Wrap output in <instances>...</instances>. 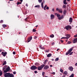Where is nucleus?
<instances>
[{
    "instance_id": "f257e3e1",
    "label": "nucleus",
    "mask_w": 77,
    "mask_h": 77,
    "mask_svg": "<svg viewBox=\"0 0 77 77\" xmlns=\"http://www.w3.org/2000/svg\"><path fill=\"white\" fill-rule=\"evenodd\" d=\"M72 50H73V48H70L68 51L66 53V55H68V54H69V53L71 52L72 51Z\"/></svg>"
},
{
    "instance_id": "f03ea898",
    "label": "nucleus",
    "mask_w": 77,
    "mask_h": 77,
    "mask_svg": "<svg viewBox=\"0 0 77 77\" xmlns=\"http://www.w3.org/2000/svg\"><path fill=\"white\" fill-rule=\"evenodd\" d=\"M5 69L6 70H4L3 72H7L10 70V68H6Z\"/></svg>"
},
{
    "instance_id": "7ed1b4c3",
    "label": "nucleus",
    "mask_w": 77,
    "mask_h": 77,
    "mask_svg": "<svg viewBox=\"0 0 77 77\" xmlns=\"http://www.w3.org/2000/svg\"><path fill=\"white\" fill-rule=\"evenodd\" d=\"M65 28L66 29H67V30H69V29H71V27L70 26H68L65 27Z\"/></svg>"
},
{
    "instance_id": "20e7f679",
    "label": "nucleus",
    "mask_w": 77,
    "mask_h": 77,
    "mask_svg": "<svg viewBox=\"0 0 77 77\" xmlns=\"http://www.w3.org/2000/svg\"><path fill=\"white\" fill-rule=\"evenodd\" d=\"M9 74L10 73H6L4 74V76L5 77H9Z\"/></svg>"
},
{
    "instance_id": "39448f33",
    "label": "nucleus",
    "mask_w": 77,
    "mask_h": 77,
    "mask_svg": "<svg viewBox=\"0 0 77 77\" xmlns=\"http://www.w3.org/2000/svg\"><path fill=\"white\" fill-rule=\"evenodd\" d=\"M55 17L54 16V15L52 14L51 15V20H53V19H54V18Z\"/></svg>"
},
{
    "instance_id": "423d86ee",
    "label": "nucleus",
    "mask_w": 77,
    "mask_h": 77,
    "mask_svg": "<svg viewBox=\"0 0 77 77\" xmlns=\"http://www.w3.org/2000/svg\"><path fill=\"white\" fill-rule=\"evenodd\" d=\"M2 54L3 56L4 57H5L6 56V55L7 54V53L6 52H2Z\"/></svg>"
},
{
    "instance_id": "0eeeda50",
    "label": "nucleus",
    "mask_w": 77,
    "mask_h": 77,
    "mask_svg": "<svg viewBox=\"0 0 77 77\" xmlns=\"http://www.w3.org/2000/svg\"><path fill=\"white\" fill-rule=\"evenodd\" d=\"M32 39V37H29L27 40V42H30L31 40Z\"/></svg>"
},
{
    "instance_id": "6e6552de",
    "label": "nucleus",
    "mask_w": 77,
    "mask_h": 77,
    "mask_svg": "<svg viewBox=\"0 0 77 77\" xmlns=\"http://www.w3.org/2000/svg\"><path fill=\"white\" fill-rule=\"evenodd\" d=\"M66 36L67 39H69L70 38L71 35L69 34H67L66 35Z\"/></svg>"
},
{
    "instance_id": "1a4fd4ad",
    "label": "nucleus",
    "mask_w": 77,
    "mask_h": 77,
    "mask_svg": "<svg viewBox=\"0 0 77 77\" xmlns=\"http://www.w3.org/2000/svg\"><path fill=\"white\" fill-rule=\"evenodd\" d=\"M77 42V38H74L73 40V43H74Z\"/></svg>"
},
{
    "instance_id": "9d476101",
    "label": "nucleus",
    "mask_w": 77,
    "mask_h": 77,
    "mask_svg": "<svg viewBox=\"0 0 77 77\" xmlns=\"http://www.w3.org/2000/svg\"><path fill=\"white\" fill-rule=\"evenodd\" d=\"M69 22L70 23H72V18L70 17L69 19Z\"/></svg>"
},
{
    "instance_id": "9b49d317",
    "label": "nucleus",
    "mask_w": 77,
    "mask_h": 77,
    "mask_svg": "<svg viewBox=\"0 0 77 77\" xmlns=\"http://www.w3.org/2000/svg\"><path fill=\"white\" fill-rule=\"evenodd\" d=\"M58 12L59 13H61L62 14V13L63 12V11H62V10L61 9H59Z\"/></svg>"
},
{
    "instance_id": "f8f14e48",
    "label": "nucleus",
    "mask_w": 77,
    "mask_h": 77,
    "mask_svg": "<svg viewBox=\"0 0 77 77\" xmlns=\"http://www.w3.org/2000/svg\"><path fill=\"white\" fill-rule=\"evenodd\" d=\"M14 76L12 74H10V73L9 77H14Z\"/></svg>"
},
{
    "instance_id": "ddd939ff",
    "label": "nucleus",
    "mask_w": 77,
    "mask_h": 77,
    "mask_svg": "<svg viewBox=\"0 0 77 77\" xmlns=\"http://www.w3.org/2000/svg\"><path fill=\"white\" fill-rule=\"evenodd\" d=\"M66 11L65 10H64L63 11V14L64 15L66 14Z\"/></svg>"
},
{
    "instance_id": "4468645a",
    "label": "nucleus",
    "mask_w": 77,
    "mask_h": 77,
    "mask_svg": "<svg viewBox=\"0 0 77 77\" xmlns=\"http://www.w3.org/2000/svg\"><path fill=\"white\" fill-rule=\"evenodd\" d=\"M66 5H63L62 7V8H63V9H66Z\"/></svg>"
},
{
    "instance_id": "2eb2a0df",
    "label": "nucleus",
    "mask_w": 77,
    "mask_h": 77,
    "mask_svg": "<svg viewBox=\"0 0 77 77\" xmlns=\"http://www.w3.org/2000/svg\"><path fill=\"white\" fill-rule=\"evenodd\" d=\"M39 48H40V49H42V50H44V48L43 47H42V46H41V45H40L39 46Z\"/></svg>"
},
{
    "instance_id": "dca6fc26",
    "label": "nucleus",
    "mask_w": 77,
    "mask_h": 77,
    "mask_svg": "<svg viewBox=\"0 0 77 77\" xmlns=\"http://www.w3.org/2000/svg\"><path fill=\"white\" fill-rule=\"evenodd\" d=\"M51 55L52 54H49L47 55V56L48 57H50L51 56Z\"/></svg>"
},
{
    "instance_id": "f3484780",
    "label": "nucleus",
    "mask_w": 77,
    "mask_h": 77,
    "mask_svg": "<svg viewBox=\"0 0 77 77\" xmlns=\"http://www.w3.org/2000/svg\"><path fill=\"white\" fill-rule=\"evenodd\" d=\"M68 69L69 70H70V71L72 72L73 71V68H69Z\"/></svg>"
},
{
    "instance_id": "a211bd4d",
    "label": "nucleus",
    "mask_w": 77,
    "mask_h": 77,
    "mask_svg": "<svg viewBox=\"0 0 77 77\" xmlns=\"http://www.w3.org/2000/svg\"><path fill=\"white\" fill-rule=\"evenodd\" d=\"M51 38H54V35L53 34H51L50 35Z\"/></svg>"
},
{
    "instance_id": "6ab92c4d",
    "label": "nucleus",
    "mask_w": 77,
    "mask_h": 77,
    "mask_svg": "<svg viewBox=\"0 0 77 77\" xmlns=\"http://www.w3.org/2000/svg\"><path fill=\"white\" fill-rule=\"evenodd\" d=\"M66 1H64L63 2V4L64 5H67L68 4V3L66 2Z\"/></svg>"
},
{
    "instance_id": "aec40b11",
    "label": "nucleus",
    "mask_w": 77,
    "mask_h": 77,
    "mask_svg": "<svg viewBox=\"0 0 77 77\" xmlns=\"http://www.w3.org/2000/svg\"><path fill=\"white\" fill-rule=\"evenodd\" d=\"M37 69V68H31V69L32 70H35Z\"/></svg>"
},
{
    "instance_id": "412c9836",
    "label": "nucleus",
    "mask_w": 77,
    "mask_h": 77,
    "mask_svg": "<svg viewBox=\"0 0 77 77\" xmlns=\"http://www.w3.org/2000/svg\"><path fill=\"white\" fill-rule=\"evenodd\" d=\"M45 66V65L43 64L41 65V67H38V68H44V67Z\"/></svg>"
},
{
    "instance_id": "4be33fe9",
    "label": "nucleus",
    "mask_w": 77,
    "mask_h": 77,
    "mask_svg": "<svg viewBox=\"0 0 77 77\" xmlns=\"http://www.w3.org/2000/svg\"><path fill=\"white\" fill-rule=\"evenodd\" d=\"M63 74H65V75H67L68 74L67 72L66 71H65L64 72Z\"/></svg>"
},
{
    "instance_id": "5701e85b",
    "label": "nucleus",
    "mask_w": 77,
    "mask_h": 77,
    "mask_svg": "<svg viewBox=\"0 0 77 77\" xmlns=\"http://www.w3.org/2000/svg\"><path fill=\"white\" fill-rule=\"evenodd\" d=\"M47 5H46L44 7V10H45H45H46V8H47Z\"/></svg>"
},
{
    "instance_id": "b1692460",
    "label": "nucleus",
    "mask_w": 77,
    "mask_h": 77,
    "mask_svg": "<svg viewBox=\"0 0 77 77\" xmlns=\"http://www.w3.org/2000/svg\"><path fill=\"white\" fill-rule=\"evenodd\" d=\"M39 7H40V5H37L35 6V8H39Z\"/></svg>"
},
{
    "instance_id": "393cba45",
    "label": "nucleus",
    "mask_w": 77,
    "mask_h": 77,
    "mask_svg": "<svg viewBox=\"0 0 77 77\" xmlns=\"http://www.w3.org/2000/svg\"><path fill=\"white\" fill-rule=\"evenodd\" d=\"M69 77H74V74H72V75L69 76Z\"/></svg>"
},
{
    "instance_id": "a878e982",
    "label": "nucleus",
    "mask_w": 77,
    "mask_h": 77,
    "mask_svg": "<svg viewBox=\"0 0 77 77\" xmlns=\"http://www.w3.org/2000/svg\"><path fill=\"white\" fill-rule=\"evenodd\" d=\"M47 62H48V60H45V62H44V64H45L47 63Z\"/></svg>"
},
{
    "instance_id": "bb28decb",
    "label": "nucleus",
    "mask_w": 77,
    "mask_h": 77,
    "mask_svg": "<svg viewBox=\"0 0 77 77\" xmlns=\"http://www.w3.org/2000/svg\"><path fill=\"white\" fill-rule=\"evenodd\" d=\"M41 7L42 8H44V4H43V2H42L41 3Z\"/></svg>"
},
{
    "instance_id": "cd10ccee",
    "label": "nucleus",
    "mask_w": 77,
    "mask_h": 77,
    "mask_svg": "<svg viewBox=\"0 0 77 77\" xmlns=\"http://www.w3.org/2000/svg\"><path fill=\"white\" fill-rule=\"evenodd\" d=\"M60 72H61L62 73H63V70L62 69H60Z\"/></svg>"
},
{
    "instance_id": "c85d7f7f",
    "label": "nucleus",
    "mask_w": 77,
    "mask_h": 77,
    "mask_svg": "<svg viewBox=\"0 0 77 77\" xmlns=\"http://www.w3.org/2000/svg\"><path fill=\"white\" fill-rule=\"evenodd\" d=\"M55 61H58L59 60V58H57L55 60Z\"/></svg>"
},
{
    "instance_id": "c756f323",
    "label": "nucleus",
    "mask_w": 77,
    "mask_h": 77,
    "mask_svg": "<svg viewBox=\"0 0 77 77\" xmlns=\"http://www.w3.org/2000/svg\"><path fill=\"white\" fill-rule=\"evenodd\" d=\"M42 68H38V69L39 70H40L42 69Z\"/></svg>"
},
{
    "instance_id": "7c9ffc66",
    "label": "nucleus",
    "mask_w": 77,
    "mask_h": 77,
    "mask_svg": "<svg viewBox=\"0 0 77 77\" xmlns=\"http://www.w3.org/2000/svg\"><path fill=\"white\" fill-rule=\"evenodd\" d=\"M4 68H9V66L7 65H5L4 66Z\"/></svg>"
},
{
    "instance_id": "2f4dec72",
    "label": "nucleus",
    "mask_w": 77,
    "mask_h": 77,
    "mask_svg": "<svg viewBox=\"0 0 77 77\" xmlns=\"http://www.w3.org/2000/svg\"><path fill=\"white\" fill-rule=\"evenodd\" d=\"M6 61H5L3 64V65H6Z\"/></svg>"
},
{
    "instance_id": "473e14b6",
    "label": "nucleus",
    "mask_w": 77,
    "mask_h": 77,
    "mask_svg": "<svg viewBox=\"0 0 77 77\" xmlns=\"http://www.w3.org/2000/svg\"><path fill=\"white\" fill-rule=\"evenodd\" d=\"M3 27L4 28H5L6 27H7L6 25H3Z\"/></svg>"
},
{
    "instance_id": "72a5a7b5",
    "label": "nucleus",
    "mask_w": 77,
    "mask_h": 77,
    "mask_svg": "<svg viewBox=\"0 0 77 77\" xmlns=\"http://www.w3.org/2000/svg\"><path fill=\"white\" fill-rule=\"evenodd\" d=\"M67 38V37H62V38H61V39H68L67 38Z\"/></svg>"
},
{
    "instance_id": "f704fd0d",
    "label": "nucleus",
    "mask_w": 77,
    "mask_h": 77,
    "mask_svg": "<svg viewBox=\"0 0 77 77\" xmlns=\"http://www.w3.org/2000/svg\"><path fill=\"white\" fill-rule=\"evenodd\" d=\"M38 2L40 3H41L42 1V0H38Z\"/></svg>"
},
{
    "instance_id": "c9c22d12",
    "label": "nucleus",
    "mask_w": 77,
    "mask_h": 77,
    "mask_svg": "<svg viewBox=\"0 0 77 77\" xmlns=\"http://www.w3.org/2000/svg\"><path fill=\"white\" fill-rule=\"evenodd\" d=\"M31 68H37L35 66H32Z\"/></svg>"
},
{
    "instance_id": "e433bc0d",
    "label": "nucleus",
    "mask_w": 77,
    "mask_h": 77,
    "mask_svg": "<svg viewBox=\"0 0 77 77\" xmlns=\"http://www.w3.org/2000/svg\"><path fill=\"white\" fill-rule=\"evenodd\" d=\"M45 73V72H42V75L44 76V75Z\"/></svg>"
},
{
    "instance_id": "4c0bfd02",
    "label": "nucleus",
    "mask_w": 77,
    "mask_h": 77,
    "mask_svg": "<svg viewBox=\"0 0 77 77\" xmlns=\"http://www.w3.org/2000/svg\"><path fill=\"white\" fill-rule=\"evenodd\" d=\"M32 31L33 32H36V30L34 29H33Z\"/></svg>"
},
{
    "instance_id": "58836bf2",
    "label": "nucleus",
    "mask_w": 77,
    "mask_h": 77,
    "mask_svg": "<svg viewBox=\"0 0 77 77\" xmlns=\"http://www.w3.org/2000/svg\"><path fill=\"white\" fill-rule=\"evenodd\" d=\"M19 4H21V2H18L17 3V5H19Z\"/></svg>"
},
{
    "instance_id": "ea45409f",
    "label": "nucleus",
    "mask_w": 77,
    "mask_h": 77,
    "mask_svg": "<svg viewBox=\"0 0 77 77\" xmlns=\"http://www.w3.org/2000/svg\"><path fill=\"white\" fill-rule=\"evenodd\" d=\"M58 19H59V20H61V19H62V18L61 17H59L58 18Z\"/></svg>"
},
{
    "instance_id": "a19ab883",
    "label": "nucleus",
    "mask_w": 77,
    "mask_h": 77,
    "mask_svg": "<svg viewBox=\"0 0 77 77\" xmlns=\"http://www.w3.org/2000/svg\"><path fill=\"white\" fill-rule=\"evenodd\" d=\"M69 53V55H71L72 54H73V52H70Z\"/></svg>"
},
{
    "instance_id": "79ce46f5",
    "label": "nucleus",
    "mask_w": 77,
    "mask_h": 77,
    "mask_svg": "<svg viewBox=\"0 0 77 77\" xmlns=\"http://www.w3.org/2000/svg\"><path fill=\"white\" fill-rule=\"evenodd\" d=\"M3 23V20H1L0 21V23Z\"/></svg>"
},
{
    "instance_id": "37998d69",
    "label": "nucleus",
    "mask_w": 77,
    "mask_h": 77,
    "mask_svg": "<svg viewBox=\"0 0 77 77\" xmlns=\"http://www.w3.org/2000/svg\"><path fill=\"white\" fill-rule=\"evenodd\" d=\"M60 14H57V17H60Z\"/></svg>"
},
{
    "instance_id": "c03bdc74",
    "label": "nucleus",
    "mask_w": 77,
    "mask_h": 77,
    "mask_svg": "<svg viewBox=\"0 0 77 77\" xmlns=\"http://www.w3.org/2000/svg\"><path fill=\"white\" fill-rule=\"evenodd\" d=\"M51 74H53L54 75H55V72H53L51 73Z\"/></svg>"
},
{
    "instance_id": "a18cd8bd",
    "label": "nucleus",
    "mask_w": 77,
    "mask_h": 77,
    "mask_svg": "<svg viewBox=\"0 0 77 77\" xmlns=\"http://www.w3.org/2000/svg\"><path fill=\"white\" fill-rule=\"evenodd\" d=\"M34 73H36V74L37 73H38V71H34Z\"/></svg>"
},
{
    "instance_id": "49530a36",
    "label": "nucleus",
    "mask_w": 77,
    "mask_h": 77,
    "mask_svg": "<svg viewBox=\"0 0 77 77\" xmlns=\"http://www.w3.org/2000/svg\"><path fill=\"white\" fill-rule=\"evenodd\" d=\"M2 72H0V76H1L2 75Z\"/></svg>"
},
{
    "instance_id": "de8ad7c7",
    "label": "nucleus",
    "mask_w": 77,
    "mask_h": 77,
    "mask_svg": "<svg viewBox=\"0 0 77 77\" xmlns=\"http://www.w3.org/2000/svg\"><path fill=\"white\" fill-rule=\"evenodd\" d=\"M45 68H49V66H46Z\"/></svg>"
},
{
    "instance_id": "09e8293b",
    "label": "nucleus",
    "mask_w": 77,
    "mask_h": 77,
    "mask_svg": "<svg viewBox=\"0 0 77 77\" xmlns=\"http://www.w3.org/2000/svg\"><path fill=\"white\" fill-rule=\"evenodd\" d=\"M46 9L47 10H48V9H49V7H47L46 8Z\"/></svg>"
},
{
    "instance_id": "8fccbe9b",
    "label": "nucleus",
    "mask_w": 77,
    "mask_h": 77,
    "mask_svg": "<svg viewBox=\"0 0 77 77\" xmlns=\"http://www.w3.org/2000/svg\"><path fill=\"white\" fill-rule=\"evenodd\" d=\"M34 39H36V38H38V37L36 36H34Z\"/></svg>"
},
{
    "instance_id": "3c124183",
    "label": "nucleus",
    "mask_w": 77,
    "mask_h": 77,
    "mask_svg": "<svg viewBox=\"0 0 77 77\" xmlns=\"http://www.w3.org/2000/svg\"><path fill=\"white\" fill-rule=\"evenodd\" d=\"M5 69H5V68H3L2 70H3V71H5Z\"/></svg>"
},
{
    "instance_id": "603ef678",
    "label": "nucleus",
    "mask_w": 77,
    "mask_h": 77,
    "mask_svg": "<svg viewBox=\"0 0 77 77\" xmlns=\"http://www.w3.org/2000/svg\"><path fill=\"white\" fill-rule=\"evenodd\" d=\"M71 42H68V44H71Z\"/></svg>"
},
{
    "instance_id": "864d4df0",
    "label": "nucleus",
    "mask_w": 77,
    "mask_h": 77,
    "mask_svg": "<svg viewBox=\"0 0 77 77\" xmlns=\"http://www.w3.org/2000/svg\"><path fill=\"white\" fill-rule=\"evenodd\" d=\"M13 73L14 74H16V72H13Z\"/></svg>"
},
{
    "instance_id": "5fc2aeb1",
    "label": "nucleus",
    "mask_w": 77,
    "mask_h": 77,
    "mask_svg": "<svg viewBox=\"0 0 77 77\" xmlns=\"http://www.w3.org/2000/svg\"><path fill=\"white\" fill-rule=\"evenodd\" d=\"M54 42H53L51 44L52 45H54Z\"/></svg>"
},
{
    "instance_id": "6e6d98bb",
    "label": "nucleus",
    "mask_w": 77,
    "mask_h": 77,
    "mask_svg": "<svg viewBox=\"0 0 77 77\" xmlns=\"http://www.w3.org/2000/svg\"><path fill=\"white\" fill-rule=\"evenodd\" d=\"M59 8H57L56 9V11H59Z\"/></svg>"
},
{
    "instance_id": "4d7b16f0",
    "label": "nucleus",
    "mask_w": 77,
    "mask_h": 77,
    "mask_svg": "<svg viewBox=\"0 0 77 77\" xmlns=\"http://www.w3.org/2000/svg\"><path fill=\"white\" fill-rule=\"evenodd\" d=\"M13 54H15V52L14 51L13 52Z\"/></svg>"
},
{
    "instance_id": "13d9d810",
    "label": "nucleus",
    "mask_w": 77,
    "mask_h": 77,
    "mask_svg": "<svg viewBox=\"0 0 77 77\" xmlns=\"http://www.w3.org/2000/svg\"><path fill=\"white\" fill-rule=\"evenodd\" d=\"M60 41H61V42H62V43L63 42V41L62 40H60Z\"/></svg>"
},
{
    "instance_id": "bf43d9fd",
    "label": "nucleus",
    "mask_w": 77,
    "mask_h": 77,
    "mask_svg": "<svg viewBox=\"0 0 77 77\" xmlns=\"http://www.w3.org/2000/svg\"><path fill=\"white\" fill-rule=\"evenodd\" d=\"M44 69L46 70V69H48V68H44Z\"/></svg>"
},
{
    "instance_id": "052dcab7",
    "label": "nucleus",
    "mask_w": 77,
    "mask_h": 77,
    "mask_svg": "<svg viewBox=\"0 0 77 77\" xmlns=\"http://www.w3.org/2000/svg\"><path fill=\"white\" fill-rule=\"evenodd\" d=\"M77 35H74V37L75 38L77 37Z\"/></svg>"
},
{
    "instance_id": "680f3d73",
    "label": "nucleus",
    "mask_w": 77,
    "mask_h": 77,
    "mask_svg": "<svg viewBox=\"0 0 77 77\" xmlns=\"http://www.w3.org/2000/svg\"><path fill=\"white\" fill-rule=\"evenodd\" d=\"M60 50V49H57V51H59V50Z\"/></svg>"
},
{
    "instance_id": "e2e57ef3",
    "label": "nucleus",
    "mask_w": 77,
    "mask_h": 77,
    "mask_svg": "<svg viewBox=\"0 0 77 77\" xmlns=\"http://www.w3.org/2000/svg\"><path fill=\"white\" fill-rule=\"evenodd\" d=\"M52 11H54V8L52 9Z\"/></svg>"
},
{
    "instance_id": "0e129e2a",
    "label": "nucleus",
    "mask_w": 77,
    "mask_h": 77,
    "mask_svg": "<svg viewBox=\"0 0 77 77\" xmlns=\"http://www.w3.org/2000/svg\"><path fill=\"white\" fill-rule=\"evenodd\" d=\"M66 77V75H63V76L62 77Z\"/></svg>"
},
{
    "instance_id": "69168bd1",
    "label": "nucleus",
    "mask_w": 77,
    "mask_h": 77,
    "mask_svg": "<svg viewBox=\"0 0 77 77\" xmlns=\"http://www.w3.org/2000/svg\"><path fill=\"white\" fill-rule=\"evenodd\" d=\"M75 66H77V63H75Z\"/></svg>"
},
{
    "instance_id": "338daca9",
    "label": "nucleus",
    "mask_w": 77,
    "mask_h": 77,
    "mask_svg": "<svg viewBox=\"0 0 77 77\" xmlns=\"http://www.w3.org/2000/svg\"><path fill=\"white\" fill-rule=\"evenodd\" d=\"M20 2H23V0H20Z\"/></svg>"
},
{
    "instance_id": "774afa93",
    "label": "nucleus",
    "mask_w": 77,
    "mask_h": 77,
    "mask_svg": "<svg viewBox=\"0 0 77 77\" xmlns=\"http://www.w3.org/2000/svg\"><path fill=\"white\" fill-rule=\"evenodd\" d=\"M26 6H28V5H27V4H26Z\"/></svg>"
}]
</instances>
